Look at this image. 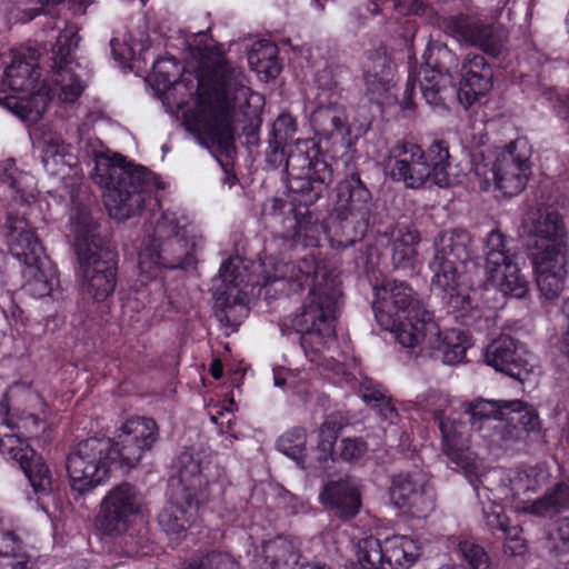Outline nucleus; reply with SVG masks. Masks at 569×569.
Here are the masks:
<instances>
[{"mask_svg":"<svg viewBox=\"0 0 569 569\" xmlns=\"http://www.w3.org/2000/svg\"><path fill=\"white\" fill-rule=\"evenodd\" d=\"M180 67L176 58H159L153 62L152 79L158 86L174 90L187 89L194 94V107L183 110L189 130L209 137L221 149L232 144L236 123L259 114L264 104L262 94L248 86L243 71L230 64L220 51L203 56L194 83L183 74L178 81Z\"/></svg>","mask_w":569,"mask_h":569,"instance_id":"obj_1","label":"nucleus"},{"mask_svg":"<svg viewBox=\"0 0 569 569\" xmlns=\"http://www.w3.org/2000/svg\"><path fill=\"white\" fill-rule=\"evenodd\" d=\"M263 266L267 295L271 290L298 293L309 287L300 310L288 321L300 335L306 357L316 365L327 366L325 352L335 342V321L341 297L338 277L313 252L292 262L269 261Z\"/></svg>","mask_w":569,"mask_h":569,"instance_id":"obj_2","label":"nucleus"},{"mask_svg":"<svg viewBox=\"0 0 569 569\" xmlns=\"http://www.w3.org/2000/svg\"><path fill=\"white\" fill-rule=\"evenodd\" d=\"M373 296L376 320L383 329L393 332L402 347L413 348L425 343L427 348L438 351L447 365H456L465 359L471 345L469 337L460 329L441 331L433 316L406 282L385 280L373 287Z\"/></svg>","mask_w":569,"mask_h":569,"instance_id":"obj_3","label":"nucleus"},{"mask_svg":"<svg viewBox=\"0 0 569 569\" xmlns=\"http://www.w3.org/2000/svg\"><path fill=\"white\" fill-rule=\"evenodd\" d=\"M158 439L154 419L132 417L117 430L114 440L106 437L82 440L67 458L71 489L87 493L109 477L112 466L123 470L137 467Z\"/></svg>","mask_w":569,"mask_h":569,"instance_id":"obj_4","label":"nucleus"},{"mask_svg":"<svg viewBox=\"0 0 569 569\" xmlns=\"http://www.w3.org/2000/svg\"><path fill=\"white\" fill-rule=\"evenodd\" d=\"M91 177L104 189L103 200L110 217L119 221L141 211L156 183L146 167L126 163L122 157L103 152L94 154Z\"/></svg>","mask_w":569,"mask_h":569,"instance_id":"obj_5","label":"nucleus"},{"mask_svg":"<svg viewBox=\"0 0 569 569\" xmlns=\"http://www.w3.org/2000/svg\"><path fill=\"white\" fill-rule=\"evenodd\" d=\"M177 468L182 495L164 506L158 520L172 540L180 541L196 523L199 508L222 497L224 485L219 478L209 479L210 470L207 468L204 473L201 465L188 452L180 455Z\"/></svg>","mask_w":569,"mask_h":569,"instance_id":"obj_6","label":"nucleus"},{"mask_svg":"<svg viewBox=\"0 0 569 569\" xmlns=\"http://www.w3.org/2000/svg\"><path fill=\"white\" fill-rule=\"evenodd\" d=\"M82 290L96 301L106 300L116 288V260L98 223L84 208L70 217Z\"/></svg>","mask_w":569,"mask_h":569,"instance_id":"obj_7","label":"nucleus"},{"mask_svg":"<svg viewBox=\"0 0 569 569\" xmlns=\"http://www.w3.org/2000/svg\"><path fill=\"white\" fill-rule=\"evenodd\" d=\"M202 246V237L182 210H167L157 220L150 246L139 253V269L146 279L157 278L161 268H183Z\"/></svg>","mask_w":569,"mask_h":569,"instance_id":"obj_8","label":"nucleus"},{"mask_svg":"<svg viewBox=\"0 0 569 569\" xmlns=\"http://www.w3.org/2000/svg\"><path fill=\"white\" fill-rule=\"evenodd\" d=\"M296 130V120L290 114L279 116L272 126L270 146L274 151L288 152L286 170L291 177L290 188L306 196V202H313L331 182L332 170L325 160L309 156L313 141L298 139L293 146L290 144Z\"/></svg>","mask_w":569,"mask_h":569,"instance_id":"obj_9","label":"nucleus"},{"mask_svg":"<svg viewBox=\"0 0 569 569\" xmlns=\"http://www.w3.org/2000/svg\"><path fill=\"white\" fill-rule=\"evenodd\" d=\"M40 71L34 49L13 51L0 80V103L21 120L34 123L48 107L44 86L39 87Z\"/></svg>","mask_w":569,"mask_h":569,"instance_id":"obj_10","label":"nucleus"},{"mask_svg":"<svg viewBox=\"0 0 569 569\" xmlns=\"http://www.w3.org/2000/svg\"><path fill=\"white\" fill-rule=\"evenodd\" d=\"M449 151L443 141L435 140L426 154L421 147L409 141L397 142L385 160V168L396 181L408 188H419L429 178L440 187L449 184L447 168Z\"/></svg>","mask_w":569,"mask_h":569,"instance_id":"obj_11","label":"nucleus"},{"mask_svg":"<svg viewBox=\"0 0 569 569\" xmlns=\"http://www.w3.org/2000/svg\"><path fill=\"white\" fill-rule=\"evenodd\" d=\"M144 497L142 492L129 482L112 487L99 505L96 518L98 529L106 536L119 539L127 556L139 553L141 539L136 536L133 525L142 513Z\"/></svg>","mask_w":569,"mask_h":569,"instance_id":"obj_12","label":"nucleus"},{"mask_svg":"<svg viewBox=\"0 0 569 569\" xmlns=\"http://www.w3.org/2000/svg\"><path fill=\"white\" fill-rule=\"evenodd\" d=\"M530 158L531 147L525 138L483 156L475 166L480 188L487 191L493 184L506 197L519 194L531 174Z\"/></svg>","mask_w":569,"mask_h":569,"instance_id":"obj_13","label":"nucleus"},{"mask_svg":"<svg viewBox=\"0 0 569 569\" xmlns=\"http://www.w3.org/2000/svg\"><path fill=\"white\" fill-rule=\"evenodd\" d=\"M471 238L465 230L442 232L435 243V256L429 263L431 287L450 299H465L466 282L462 269L470 259Z\"/></svg>","mask_w":569,"mask_h":569,"instance_id":"obj_14","label":"nucleus"},{"mask_svg":"<svg viewBox=\"0 0 569 569\" xmlns=\"http://www.w3.org/2000/svg\"><path fill=\"white\" fill-rule=\"evenodd\" d=\"M372 196L358 173H352L337 186L335 220L339 221L341 238L338 246L348 248L361 240L371 217Z\"/></svg>","mask_w":569,"mask_h":569,"instance_id":"obj_15","label":"nucleus"},{"mask_svg":"<svg viewBox=\"0 0 569 569\" xmlns=\"http://www.w3.org/2000/svg\"><path fill=\"white\" fill-rule=\"evenodd\" d=\"M419 542L410 536L395 535L380 542L371 535L353 543L361 569H409L420 556Z\"/></svg>","mask_w":569,"mask_h":569,"instance_id":"obj_16","label":"nucleus"},{"mask_svg":"<svg viewBox=\"0 0 569 569\" xmlns=\"http://www.w3.org/2000/svg\"><path fill=\"white\" fill-rule=\"evenodd\" d=\"M442 28L460 44L476 47L490 57L499 58L507 50L506 31L479 13L451 14L443 19Z\"/></svg>","mask_w":569,"mask_h":569,"instance_id":"obj_17","label":"nucleus"},{"mask_svg":"<svg viewBox=\"0 0 569 569\" xmlns=\"http://www.w3.org/2000/svg\"><path fill=\"white\" fill-rule=\"evenodd\" d=\"M486 271L489 282L505 296L522 298L529 289L521 273L517 256L507 247L505 236L491 230L486 239Z\"/></svg>","mask_w":569,"mask_h":569,"instance_id":"obj_18","label":"nucleus"},{"mask_svg":"<svg viewBox=\"0 0 569 569\" xmlns=\"http://www.w3.org/2000/svg\"><path fill=\"white\" fill-rule=\"evenodd\" d=\"M425 62L419 70V84L426 102L443 107L453 93L450 69L457 64L456 53L445 43L431 42L423 53Z\"/></svg>","mask_w":569,"mask_h":569,"instance_id":"obj_19","label":"nucleus"},{"mask_svg":"<svg viewBox=\"0 0 569 569\" xmlns=\"http://www.w3.org/2000/svg\"><path fill=\"white\" fill-rule=\"evenodd\" d=\"M500 405L501 400L476 399L466 405L465 411L469 415L473 429L489 431L482 436L489 439L492 446L510 449L523 440L522 431L510 420L508 410Z\"/></svg>","mask_w":569,"mask_h":569,"instance_id":"obj_20","label":"nucleus"},{"mask_svg":"<svg viewBox=\"0 0 569 569\" xmlns=\"http://www.w3.org/2000/svg\"><path fill=\"white\" fill-rule=\"evenodd\" d=\"M246 267L239 257L229 258L219 269V278L224 288L217 289L214 315L218 321L230 328H237L248 315V308L243 299L232 291L246 281Z\"/></svg>","mask_w":569,"mask_h":569,"instance_id":"obj_21","label":"nucleus"},{"mask_svg":"<svg viewBox=\"0 0 569 569\" xmlns=\"http://www.w3.org/2000/svg\"><path fill=\"white\" fill-rule=\"evenodd\" d=\"M389 491L391 501L415 517H426L435 509V492L421 471L393 476Z\"/></svg>","mask_w":569,"mask_h":569,"instance_id":"obj_22","label":"nucleus"},{"mask_svg":"<svg viewBox=\"0 0 569 569\" xmlns=\"http://www.w3.org/2000/svg\"><path fill=\"white\" fill-rule=\"evenodd\" d=\"M79 38L72 29H66L59 34L57 44L53 49L59 62L56 61V70L52 77V84L46 90L48 101L50 97H57L66 103L74 102L83 90V83L76 74L67 57L78 47Z\"/></svg>","mask_w":569,"mask_h":569,"instance_id":"obj_23","label":"nucleus"},{"mask_svg":"<svg viewBox=\"0 0 569 569\" xmlns=\"http://www.w3.org/2000/svg\"><path fill=\"white\" fill-rule=\"evenodd\" d=\"M436 419L442 436L441 446L443 453L451 463L463 471L470 485H473V478L481 475V461L469 449L467 426L455 419L443 418L440 415H437Z\"/></svg>","mask_w":569,"mask_h":569,"instance_id":"obj_24","label":"nucleus"},{"mask_svg":"<svg viewBox=\"0 0 569 569\" xmlns=\"http://www.w3.org/2000/svg\"><path fill=\"white\" fill-rule=\"evenodd\" d=\"M486 362L496 370L522 380L537 367V358L509 336L495 339L486 350Z\"/></svg>","mask_w":569,"mask_h":569,"instance_id":"obj_25","label":"nucleus"},{"mask_svg":"<svg viewBox=\"0 0 569 569\" xmlns=\"http://www.w3.org/2000/svg\"><path fill=\"white\" fill-rule=\"evenodd\" d=\"M522 226L535 239L531 252L567 251L563 224L557 212L531 208L526 212Z\"/></svg>","mask_w":569,"mask_h":569,"instance_id":"obj_26","label":"nucleus"},{"mask_svg":"<svg viewBox=\"0 0 569 569\" xmlns=\"http://www.w3.org/2000/svg\"><path fill=\"white\" fill-rule=\"evenodd\" d=\"M459 74L457 97L466 109L492 89L493 71L482 54H466Z\"/></svg>","mask_w":569,"mask_h":569,"instance_id":"obj_27","label":"nucleus"},{"mask_svg":"<svg viewBox=\"0 0 569 569\" xmlns=\"http://www.w3.org/2000/svg\"><path fill=\"white\" fill-rule=\"evenodd\" d=\"M366 96L375 102L388 101L393 96L396 68L385 51L369 53L362 62Z\"/></svg>","mask_w":569,"mask_h":569,"instance_id":"obj_28","label":"nucleus"},{"mask_svg":"<svg viewBox=\"0 0 569 569\" xmlns=\"http://www.w3.org/2000/svg\"><path fill=\"white\" fill-rule=\"evenodd\" d=\"M531 262L540 293L548 300L558 298L568 273L567 251L531 252Z\"/></svg>","mask_w":569,"mask_h":569,"instance_id":"obj_29","label":"nucleus"},{"mask_svg":"<svg viewBox=\"0 0 569 569\" xmlns=\"http://www.w3.org/2000/svg\"><path fill=\"white\" fill-rule=\"evenodd\" d=\"M1 234L10 252L22 263L39 262L43 248L28 221L20 216L8 213Z\"/></svg>","mask_w":569,"mask_h":569,"instance_id":"obj_30","label":"nucleus"},{"mask_svg":"<svg viewBox=\"0 0 569 569\" xmlns=\"http://www.w3.org/2000/svg\"><path fill=\"white\" fill-rule=\"evenodd\" d=\"M319 498L323 506L340 518L355 517L361 506L359 488L350 478L328 482Z\"/></svg>","mask_w":569,"mask_h":569,"instance_id":"obj_31","label":"nucleus"},{"mask_svg":"<svg viewBox=\"0 0 569 569\" xmlns=\"http://www.w3.org/2000/svg\"><path fill=\"white\" fill-rule=\"evenodd\" d=\"M300 553L293 542L282 537L264 541L254 548L252 561L260 569H295Z\"/></svg>","mask_w":569,"mask_h":569,"instance_id":"obj_32","label":"nucleus"},{"mask_svg":"<svg viewBox=\"0 0 569 569\" xmlns=\"http://www.w3.org/2000/svg\"><path fill=\"white\" fill-rule=\"evenodd\" d=\"M0 191L21 203L34 201L38 194L34 177L20 171L13 159L0 163Z\"/></svg>","mask_w":569,"mask_h":569,"instance_id":"obj_33","label":"nucleus"},{"mask_svg":"<svg viewBox=\"0 0 569 569\" xmlns=\"http://www.w3.org/2000/svg\"><path fill=\"white\" fill-rule=\"evenodd\" d=\"M337 231L339 232V228L335 230V232ZM323 233L327 234L332 248H340L338 240L341 236L337 233L332 236L331 227H325L311 212H306L296 217L291 238L296 244L318 247Z\"/></svg>","mask_w":569,"mask_h":569,"instance_id":"obj_34","label":"nucleus"},{"mask_svg":"<svg viewBox=\"0 0 569 569\" xmlns=\"http://www.w3.org/2000/svg\"><path fill=\"white\" fill-rule=\"evenodd\" d=\"M311 121L316 129L326 137L349 134L345 108L337 101L327 104L320 99L318 108L313 111Z\"/></svg>","mask_w":569,"mask_h":569,"instance_id":"obj_35","label":"nucleus"},{"mask_svg":"<svg viewBox=\"0 0 569 569\" xmlns=\"http://www.w3.org/2000/svg\"><path fill=\"white\" fill-rule=\"evenodd\" d=\"M24 264L23 276L27 279L23 284L24 291L36 298L49 296L58 284L57 272L50 261L40 256L39 262Z\"/></svg>","mask_w":569,"mask_h":569,"instance_id":"obj_36","label":"nucleus"},{"mask_svg":"<svg viewBox=\"0 0 569 569\" xmlns=\"http://www.w3.org/2000/svg\"><path fill=\"white\" fill-rule=\"evenodd\" d=\"M518 510L537 517H551L569 508V485L560 482L542 497L531 501H521L516 506Z\"/></svg>","mask_w":569,"mask_h":569,"instance_id":"obj_37","label":"nucleus"},{"mask_svg":"<svg viewBox=\"0 0 569 569\" xmlns=\"http://www.w3.org/2000/svg\"><path fill=\"white\" fill-rule=\"evenodd\" d=\"M548 479L549 472L542 465L511 470L508 475V490L511 498L518 499L523 493L538 491Z\"/></svg>","mask_w":569,"mask_h":569,"instance_id":"obj_38","label":"nucleus"},{"mask_svg":"<svg viewBox=\"0 0 569 569\" xmlns=\"http://www.w3.org/2000/svg\"><path fill=\"white\" fill-rule=\"evenodd\" d=\"M248 63L264 81L276 78L281 71L278 48L268 41H259L253 44L248 53Z\"/></svg>","mask_w":569,"mask_h":569,"instance_id":"obj_39","label":"nucleus"},{"mask_svg":"<svg viewBox=\"0 0 569 569\" xmlns=\"http://www.w3.org/2000/svg\"><path fill=\"white\" fill-rule=\"evenodd\" d=\"M393 237L392 262L395 267L413 268L418 256L416 246L420 242L418 232L409 228H398Z\"/></svg>","mask_w":569,"mask_h":569,"instance_id":"obj_40","label":"nucleus"},{"mask_svg":"<svg viewBox=\"0 0 569 569\" xmlns=\"http://www.w3.org/2000/svg\"><path fill=\"white\" fill-rule=\"evenodd\" d=\"M73 157L69 152V146L59 137H50L44 140L42 149V163L47 172L54 176L64 174L67 168L72 166Z\"/></svg>","mask_w":569,"mask_h":569,"instance_id":"obj_41","label":"nucleus"},{"mask_svg":"<svg viewBox=\"0 0 569 569\" xmlns=\"http://www.w3.org/2000/svg\"><path fill=\"white\" fill-rule=\"evenodd\" d=\"M502 408L508 410L510 420L518 422L519 428L525 433L538 432L540 430V420L538 413L527 403L520 400H501Z\"/></svg>","mask_w":569,"mask_h":569,"instance_id":"obj_42","label":"nucleus"},{"mask_svg":"<svg viewBox=\"0 0 569 569\" xmlns=\"http://www.w3.org/2000/svg\"><path fill=\"white\" fill-rule=\"evenodd\" d=\"M480 475L473 478L475 492L482 503L483 518L488 527L501 530L509 521L503 512V508L491 500L488 488H480L479 482Z\"/></svg>","mask_w":569,"mask_h":569,"instance_id":"obj_43","label":"nucleus"},{"mask_svg":"<svg viewBox=\"0 0 569 569\" xmlns=\"http://www.w3.org/2000/svg\"><path fill=\"white\" fill-rule=\"evenodd\" d=\"M307 435L301 428H295L283 433L277 447L280 452L295 460L298 465L302 466L306 457Z\"/></svg>","mask_w":569,"mask_h":569,"instance_id":"obj_44","label":"nucleus"},{"mask_svg":"<svg viewBox=\"0 0 569 569\" xmlns=\"http://www.w3.org/2000/svg\"><path fill=\"white\" fill-rule=\"evenodd\" d=\"M0 451L7 460L16 461L21 469L38 456L28 443L13 435H7L0 440Z\"/></svg>","mask_w":569,"mask_h":569,"instance_id":"obj_45","label":"nucleus"},{"mask_svg":"<svg viewBox=\"0 0 569 569\" xmlns=\"http://www.w3.org/2000/svg\"><path fill=\"white\" fill-rule=\"evenodd\" d=\"M33 491L40 495H47L51 490V473L42 457L37 456L22 468Z\"/></svg>","mask_w":569,"mask_h":569,"instance_id":"obj_46","label":"nucleus"},{"mask_svg":"<svg viewBox=\"0 0 569 569\" xmlns=\"http://www.w3.org/2000/svg\"><path fill=\"white\" fill-rule=\"evenodd\" d=\"M458 552L472 569H491L489 557L486 550L475 541L460 538L458 541Z\"/></svg>","mask_w":569,"mask_h":569,"instance_id":"obj_47","label":"nucleus"},{"mask_svg":"<svg viewBox=\"0 0 569 569\" xmlns=\"http://www.w3.org/2000/svg\"><path fill=\"white\" fill-rule=\"evenodd\" d=\"M341 430V425L332 417H329L319 429L318 449L321 452V459L325 461L331 457L333 446Z\"/></svg>","mask_w":569,"mask_h":569,"instance_id":"obj_48","label":"nucleus"},{"mask_svg":"<svg viewBox=\"0 0 569 569\" xmlns=\"http://www.w3.org/2000/svg\"><path fill=\"white\" fill-rule=\"evenodd\" d=\"M189 569H240V567L229 552L211 551L198 562L190 565Z\"/></svg>","mask_w":569,"mask_h":569,"instance_id":"obj_49","label":"nucleus"},{"mask_svg":"<svg viewBox=\"0 0 569 569\" xmlns=\"http://www.w3.org/2000/svg\"><path fill=\"white\" fill-rule=\"evenodd\" d=\"M111 51L113 58L118 61L132 60L136 53L149 49L150 44L148 41L140 40L139 42L133 41L131 38H124L122 42L118 38H112L110 41Z\"/></svg>","mask_w":569,"mask_h":569,"instance_id":"obj_50","label":"nucleus"},{"mask_svg":"<svg viewBox=\"0 0 569 569\" xmlns=\"http://www.w3.org/2000/svg\"><path fill=\"white\" fill-rule=\"evenodd\" d=\"M505 537V552L510 556L521 555L525 551V540L521 537L519 526H510L509 522L500 530Z\"/></svg>","mask_w":569,"mask_h":569,"instance_id":"obj_51","label":"nucleus"},{"mask_svg":"<svg viewBox=\"0 0 569 569\" xmlns=\"http://www.w3.org/2000/svg\"><path fill=\"white\" fill-rule=\"evenodd\" d=\"M30 556L23 543L0 559V569H29Z\"/></svg>","mask_w":569,"mask_h":569,"instance_id":"obj_52","label":"nucleus"},{"mask_svg":"<svg viewBox=\"0 0 569 569\" xmlns=\"http://www.w3.org/2000/svg\"><path fill=\"white\" fill-rule=\"evenodd\" d=\"M367 452V445L358 438H346L340 443V457L345 461H356L361 459Z\"/></svg>","mask_w":569,"mask_h":569,"instance_id":"obj_53","label":"nucleus"},{"mask_svg":"<svg viewBox=\"0 0 569 569\" xmlns=\"http://www.w3.org/2000/svg\"><path fill=\"white\" fill-rule=\"evenodd\" d=\"M362 399L367 403H375L377 406H382L383 407L382 411H383V415L386 418L392 419V417L396 415L393 407H391L389 405V402L387 401L385 392L379 388L365 385L363 391H362Z\"/></svg>","mask_w":569,"mask_h":569,"instance_id":"obj_54","label":"nucleus"},{"mask_svg":"<svg viewBox=\"0 0 569 569\" xmlns=\"http://www.w3.org/2000/svg\"><path fill=\"white\" fill-rule=\"evenodd\" d=\"M22 540L12 531L0 528V559L21 546Z\"/></svg>","mask_w":569,"mask_h":569,"instance_id":"obj_55","label":"nucleus"},{"mask_svg":"<svg viewBox=\"0 0 569 569\" xmlns=\"http://www.w3.org/2000/svg\"><path fill=\"white\" fill-rule=\"evenodd\" d=\"M395 8L403 14H417L422 10V2L419 0H395Z\"/></svg>","mask_w":569,"mask_h":569,"instance_id":"obj_56","label":"nucleus"},{"mask_svg":"<svg viewBox=\"0 0 569 569\" xmlns=\"http://www.w3.org/2000/svg\"><path fill=\"white\" fill-rule=\"evenodd\" d=\"M413 92H415V79L410 73L407 84H406V88H405V91H403V98L401 101L402 109H412L413 108V102H412Z\"/></svg>","mask_w":569,"mask_h":569,"instance_id":"obj_57","label":"nucleus"},{"mask_svg":"<svg viewBox=\"0 0 569 569\" xmlns=\"http://www.w3.org/2000/svg\"><path fill=\"white\" fill-rule=\"evenodd\" d=\"M557 538L563 542H569V517L561 518L556 529Z\"/></svg>","mask_w":569,"mask_h":569,"instance_id":"obj_58","label":"nucleus"},{"mask_svg":"<svg viewBox=\"0 0 569 569\" xmlns=\"http://www.w3.org/2000/svg\"><path fill=\"white\" fill-rule=\"evenodd\" d=\"M210 373L214 379H220L222 377V365L219 360L212 361L210 366Z\"/></svg>","mask_w":569,"mask_h":569,"instance_id":"obj_59","label":"nucleus"},{"mask_svg":"<svg viewBox=\"0 0 569 569\" xmlns=\"http://www.w3.org/2000/svg\"><path fill=\"white\" fill-rule=\"evenodd\" d=\"M24 428H29V425L38 427L40 420L32 413L21 420Z\"/></svg>","mask_w":569,"mask_h":569,"instance_id":"obj_60","label":"nucleus"},{"mask_svg":"<svg viewBox=\"0 0 569 569\" xmlns=\"http://www.w3.org/2000/svg\"><path fill=\"white\" fill-rule=\"evenodd\" d=\"M431 398H437L439 401V408L436 409V412H438L443 406H447L448 399L441 395L438 393H431Z\"/></svg>","mask_w":569,"mask_h":569,"instance_id":"obj_61","label":"nucleus"},{"mask_svg":"<svg viewBox=\"0 0 569 569\" xmlns=\"http://www.w3.org/2000/svg\"><path fill=\"white\" fill-rule=\"evenodd\" d=\"M299 569H331L330 567L326 565H318V563H303L299 567Z\"/></svg>","mask_w":569,"mask_h":569,"instance_id":"obj_62","label":"nucleus"},{"mask_svg":"<svg viewBox=\"0 0 569 569\" xmlns=\"http://www.w3.org/2000/svg\"><path fill=\"white\" fill-rule=\"evenodd\" d=\"M274 385L277 387H282L284 385V380L280 378L278 373H274Z\"/></svg>","mask_w":569,"mask_h":569,"instance_id":"obj_63","label":"nucleus"},{"mask_svg":"<svg viewBox=\"0 0 569 569\" xmlns=\"http://www.w3.org/2000/svg\"><path fill=\"white\" fill-rule=\"evenodd\" d=\"M22 387H26V386H24V385H22V383L13 385V386L10 388V392H11V393H17V392H18V390H19L20 388H22Z\"/></svg>","mask_w":569,"mask_h":569,"instance_id":"obj_64","label":"nucleus"}]
</instances>
